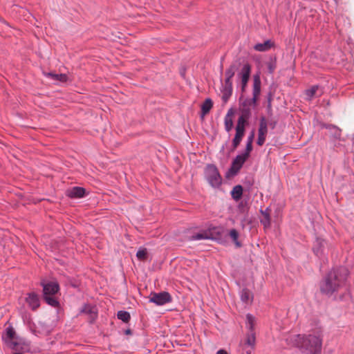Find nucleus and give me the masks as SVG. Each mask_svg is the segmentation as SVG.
I'll return each mask as SVG.
<instances>
[{"label":"nucleus","instance_id":"19","mask_svg":"<svg viewBox=\"0 0 354 354\" xmlns=\"http://www.w3.org/2000/svg\"><path fill=\"white\" fill-rule=\"evenodd\" d=\"M231 195L233 199L239 201L243 195V187L241 185H236L233 187Z\"/></svg>","mask_w":354,"mask_h":354},{"label":"nucleus","instance_id":"3","mask_svg":"<svg viewBox=\"0 0 354 354\" xmlns=\"http://www.w3.org/2000/svg\"><path fill=\"white\" fill-rule=\"evenodd\" d=\"M261 80L258 75L254 76L253 80V90H252V98L245 99L240 105L241 115L238 120H242L243 121L248 120L251 114L252 108H254L257 106V102L258 97L261 92Z\"/></svg>","mask_w":354,"mask_h":354},{"label":"nucleus","instance_id":"2","mask_svg":"<svg viewBox=\"0 0 354 354\" xmlns=\"http://www.w3.org/2000/svg\"><path fill=\"white\" fill-rule=\"evenodd\" d=\"M348 271L344 268L331 270L320 283L321 292L326 295H332L337 291L346 279Z\"/></svg>","mask_w":354,"mask_h":354},{"label":"nucleus","instance_id":"22","mask_svg":"<svg viewBox=\"0 0 354 354\" xmlns=\"http://www.w3.org/2000/svg\"><path fill=\"white\" fill-rule=\"evenodd\" d=\"M241 299L246 304L250 303L252 300V294L249 290L243 289L241 293Z\"/></svg>","mask_w":354,"mask_h":354},{"label":"nucleus","instance_id":"12","mask_svg":"<svg viewBox=\"0 0 354 354\" xmlns=\"http://www.w3.org/2000/svg\"><path fill=\"white\" fill-rule=\"evenodd\" d=\"M267 133V121L265 118H261L259 123V135L257 139V144L261 146L264 144Z\"/></svg>","mask_w":354,"mask_h":354},{"label":"nucleus","instance_id":"18","mask_svg":"<svg viewBox=\"0 0 354 354\" xmlns=\"http://www.w3.org/2000/svg\"><path fill=\"white\" fill-rule=\"evenodd\" d=\"M273 44L271 41L268 40L261 44H257L254 46V48L259 52H264L270 50Z\"/></svg>","mask_w":354,"mask_h":354},{"label":"nucleus","instance_id":"8","mask_svg":"<svg viewBox=\"0 0 354 354\" xmlns=\"http://www.w3.org/2000/svg\"><path fill=\"white\" fill-rule=\"evenodd\" d=\"M171 301V297L167 292H162L159 293L153 292L151 293L149 296V301L158 306L164 305Z\"/></svg>","mask_w":354,"mask_h":354},{"label":"nucleus","instance_id":"25","mask_svg":"<svg viewBox=\"0 0 354 354\" xmlns=\"http://www.w3.org/2000/svg\"><path fill=\"white\" fill-rule=\"evenodd\" d=\"M246 325L247 328H248V332H254V318L251 315L248 314L246 316Z\"/></svg>","mask_w":354,"mask_h":354},{"label":"nucleus","instance_id":"10","mask_svg":"<svg viewBox=\"0 0 354 354\" xmlns=\"http://www.w3.org/2000/svg\"><path fill=\"white\" fill-rule=\"evenodd\" d=\"M251 73V66L249 64H245L240 73L238 74L241 82V91L244 92L247 86Z\"/></svg>","mask_w":354,"mask_h":354},{"label":"nucleus","instance_id":"26","mask_svg":"<svg viewBox=\"0 0 354 354\" xmlns=\"http://www.w3.org/2000/svg\"><path fill=\"white\" fill-rule=\"evenodd\" d=\"M47 76L50 77L55 80H57L62 82H65L67 81V76L65 74H55L49 73L47 74Z\"/></svg>","mask_w":354,"mask_h":354},{"label":"nucleus","instance_id":"32","mask_svg":"<svg viewBox=\"0 0 354 354\" xmlns=\"http://www.w3.org/2000/svg\"><path fill=\"white\" fill-rule=\"evenodd\" d=\"M147 250L146 249H141L139 250L136 253V257L140 260H145L147 257Z\"/></svg>","mask_w":354,"mask_h":354},{"label":"nucleus","instance_id":"29","mask_svg":"<svg viewBox=\"0 0 354 354\" xmlns=\"http://www.w3.org/2000/svg\"><path fill=\"white\" fill-rule=\"evenodd\" d=\"M233 127V121L232 118L230 115V113H228L226 116L225 117V130L229 132L232 130Z\"/></svg>","mask_w":354,"mask_h":354},{"label":"nucleus","instance_id":"6","mask_svg":"<svg viewBox=\"0 0 354 354\" xmlns=\"http://www.w3.org/2000/svg\"><path fill=\"white\" fill-rule=\"evenodd\" d=\"M205 177L213 187H218L221 184V177L217 168L212 165L207 166L205 169Z\"/></svg>","mask_w":354,"mask_h":354},{"label":"nucleus","instance_id":"11","mask_svg":"<svg viewBox=\"0 0 354 354\" xmlns=\"http://www.w3.org/2000/svg\"><path fill=\"white\" fill-rule=\"evenodd\" d=\"M247 122L238 120L236 127V135L233 140V145L234 147L239 145L245 131V124Z\"/></svg>","mask_w":354,"mask_h":354},{"label":"nucleus","instance_id":"4","mask_svg":"<svg viewBox=\"0 0 354 354\" xmlns=\"http://www.w3.org/2000/svg\"><path fill=\"white\" fill-rule=\"evenodd\" d=\"M2 339L6 346L12 350L18 351L21 348L22 340L17 335L15 329L12 326L6 328L5 334L2 336Z\"/></svg>","mask_w":354,"mask_h":354},{"label":"nucleus","instance_id":"7","mask_svg":"<svg viewBox=\"0 0 354 354\" xmlns=\"http://www.w3.org/2000/svg\"><path fill=\"white\" fill-rule=\"evenodd\" d=\"M248 156H236L233 160L230 168L226 172L225 177L228 179L233 178L239 171Z\"/></svg>","mask_w":354,"mask_h":354},{"label":"nucleus","instance_id":"24","mask_svg":"<svg viewBox=\"0 0 354 354\" xmlns=\"http://www.w3.org/2000/svg\"><path fill=\"white\" fill-rule=\"evenodd\" d=\"M117 317L119 319H121L122 322L125 323H127L131 319L129 313L124 310L118 311Z\"/></svg>","mask_w":354,"mask_h":354},{"label":"nucleus","instance_id":"5","mask_svg":"<svg viewBox=\"0 0 354 354\" xmlns=\"http://www.w3.org/2000/svg\"><path fill=\"white\" fill-rule=\"evenodd\" d=\"M59 286L56 282L43 283L44 298L46 303L53 307L58 305V301L54 295L58 292Z\"/></svg>","mask_w":354,"mask_h":354},{"label":"nucleus","instance_id":"15","mask_svg":"<svg viewBox=\"0 0 354 354\" xmlns=\"http://www.w3.org/2000/svg\"><path fill=\"white\" fill-rule=\"evenodd\" d=\"M81 312L89 316L90 322H93L97 317L96 308L91 305H85L82 309Z\"/></svg>","mask_w":354,"mask_h":354},{"label":"nucleus","instance_id":"35","mask_svg":"<svg viewBox=\"0 0 354 354\" xmlns=\"http://www.w3.org/2000/svg\"><path fill=\"white\" fill-rule=\"evenodd\" d=\"M126 333H127V334H129V333H130V330H127L126 331Z\"/></svg>","mask_w":354,"mask_h":354},{"label":"nucleus","instance_id":"31","mask_svg":"<svg viewBox=\"0 0 354 354\" xmlns=\"http://www.w3.org/2000/svg\"><path fill=\"white\" fill-rule=\"evenodd\" d=\"M330 134L333 135L335 138H339L341 136V130L335 126H329Z\"/></svg>","mask_w":354,"mask_h":354},{"label":"nucleus","instance_id":"1","mask_svg":"<svg viewBox=\"0 0 354 354\" xmlns=\"http://www.w3.org/2000/svg\"><path fill=\"white\" fill-rule=\"evenodd\" d=\"M286 341L290 345L297 347L308 354H317L322 350V335L319 331L308 335H292Z\"/></svg>","mask_w":354,"mask_h":354},{"label":"nucleus","instance_id":"21","mask_svg":"<svg viewBox=\"0 0 354 354\" xmlns=\"http://www.w3.org/2000/svg\"><path fill=\"white\" fill-rule=\"evenodd\" d=\"M236 71V67L235 65H231L229 68H227L225 71V76L226 79L225 82V83H232V78L235 74V72Z\"/></svg>","mask_w":354,"mask_h":354},{"label":"nucleus","instance_id":"13","mask_svg":"<svg viewBox=\"0 0 354 354\" xmlns=\"http://www.w3.org/2000/svg\"><path fill=\"white\" fill-rule=\"evenodd\" d=\"M260 212L261 214L260 223L263 225L264 230H267L271 225L270 209L269 208H266L265 210L261 209Z\"/></svg>","mask_w":354,"mask_h":354},{"label":"nucleus","instance_id":"30","mask_svg":"<svg viewBox=\"0 0 354 354\" xmlns=\"http://www.w3.org/2000/svg\"><path fill=\"white\" fill-rule=\"evenodd\" d=\"M207 239H209V236L207 232H201L192 236L189 239L192 241H196Z\"/></svg>","mask_w":354,"mask_h":354},{"label":"nucleus","instance_id":"33","mask_svg":"<svg viewBox=\"0 0 354 354\" xmlns=\"http://www.w3.org/2000/svg\"><path fill=\"white\" fill-rule=\"evenodd\" d=\"M253 137H254V133H252L251 134V136L248 138V142L247 147H246V152L243 155H248V153L251 151Z\"/></svg>","mask_w":354,"mask_h":354},{"label":"nucleus","instance_id":"28","mask_svg":"<svg viewBox=\"0 0 354 354\" xmlns=\"http://www.w3.org/2000/svg\"><path fill=\"white\" fill-rule=\"evenodd\" d=\"M229 235L232 238V239L233 240V241L235 243V245L237 247H241V244H240V243L238 241V238H239V232H238V231L236 230H235V229H232L230 231V232H229Z\"/></svg>","mask_w":354,"mask_h":354},{"label":"nucleus","instance_id":"27","mask_svg":"<svg viewBox=\"0 0 354 354\" xmlns=\"http://www.w3.org/2000/svg\"><path fill=\"white\" fill-rule=\"evenodd\" d=\"M324 241L320 239H317L315 242V245L314 247V252L317 256L320 255L322 253L321 247L324 246Z\"/></svg>","mask_w":354,"mask_h":354},{"label":"nucleus","instance_id":"16","mask_svg":"<svg viewBox=\"0 0 354 354\" xmlns=\"http://www.w3.org/2000/svg\"><path fill=\"white\" fill-rule=\"evenodd\" d=\"M26 300L32 310H36L39 306L38 296L35 293L28 294Z\"/></svg>","mask_w":354,"mask_h":354},{"label":"nucleus","instance_id":"9","mask_svg":"<svg viewBox=\"0 0 354 354\" xmlns=\"http://www.w3.org/2000/svg\"><path fill=\"white\" fill-rule=\"evenodd\" d=\"M256 337L254 332H248L244 342L241 343L243 350L246 354H251L255 345Z\"/></svg>","mask_w":354,"mask_h":354},{"label":"nucleus","instance_id":"14","mask_svg":"<svg viewBox=\"0 0 354 354\" xmlns=\"http://www.w3.org/2000/svg\"><path fill=\"white\" fill-rule=\"evenodd\" d=\"M84 194L85 189L80 187H73L66 190V196L72 198H82Z\"/></svg>","mask_w":354,"mask_h":354},{"label":"nucleus","instance_id":"20","mask_svg":"<svg viewBox=\"0 0 354 354\" xmlns=\"http://www.w3.org/2000/svg\"><path fill=\"white\" fill-rule=\"evenodd\" d=\"M213 106V102L211 99L207 98L201 106V112L203 115H207Z\"/></svg>","mask_w":354,"mask_h":354},{"label":"nucleus","instance_id":"34","mask_svg":"<svg viewBox=\"0 0 354 354\" xmlns=\"http://www.w3.org/2000/svg\"><path fill=\"white\" fill-rule=\"evenodd\" d=\"M216 354H227V353L225 350H219L217 351Z\"/></svg>","mask_w":354,"mask_h":354},{"label":"nucleus","instance_id":"23","mask_svg":"<svg viewBox=\"0 0 354 354\" xmlns=\"http://www.w3.org/2000/svg\"><path fill=\"white\" fill-rule=\"evenodd\" d=\"M318 91V86H313L310 88L306 90L305 94L306 95V99L310 100L313 97L317 96Z\"/></svg>","mask_w":354,"mask_h":354},{"label":"nucleus","instance_id":"17","mask_svg":"<svg viewBox=\"0 0 354 354\" xmlns=\"http://www.w3.org/2000/svg\"><path fill=\"white\" fill-rule=\"evenodd\" d=\"M232 93V83H225L222 90V99L225 102H227Z\"/></svg>","mask_w":354,"mask_h":354}]
</instances>
